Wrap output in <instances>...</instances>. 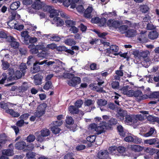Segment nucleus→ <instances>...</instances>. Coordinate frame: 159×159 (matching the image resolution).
<instances>
[{"instance_id": "obj_6", "label": "nucleus", "mask_w": 159, "mask_h": 159, "mask_svg": "<svg viewBox=\"0 0 159 159\" xmlns=\"http://www.w3.org/2000/svg\"><path fill=\"white\" fill-rule=\"evenodd\" d=\"M109 153L107 150H101L98 154V157L99 159H108L109 158Z\"/></svg>"}, {"instance_id": "obj_38", "label": "nucleus", "mask_w": 159, "mask_h": 159, "mask_svg": "<svg viewBox=\"0 0 159 159\" xmlns=\"http://www.w3.org/2000/svg\"><path fill=\"white\" fill-rule=\"evenodd\" d=\"M157 138H154L149 139H146L144 141V143L152 145L156 144Z\"/></svg>"}, {"instance_id": "obj_46", "label": "nucleus", "mask_w": 159, "mask_h": 159, "mask_svg": "<svg viewBox=\"0 0 159 159\" xmlns=\"http://www.w3.org/2000/svg\"><path fill=\"white\" fill-rule=\"evenodd\" d=\"M104 17L106 18H108L109 17H111L113 15L116 16V11H114L112 12H105L103 14Z\"/></svg>"}, {"instance_id": "obj_59", "label": "nucleus", "mask_w": 159, "mask_h": 159, "mask_svg": "<svg viewBox=\"0 0 159 159\" xmlns=\"http://www.w3.org/2000/svg\"><path fill=\"white\" fill-rule=\"evenodd\" d=\"M64 159H74L73 157V154L71 152H69L66 154Z\"/></svg>"}, {"instance_id": "obj_2", "label": "nucleus", "mask_w": 159, "mask_h": 159, "mask_svg": "<svg viewBox=\"0 0 159 159\" xmlns=\"http://www.w3.org/2000/svg\"><path fill=\"white\" fill-rule=\"evenodd\" d=\"M133 54L134 56L139 58L142 57L144 58L150 55V52L148 50L140 51L139 50H136L134 52Z\"/></svg>"}, {"instance_id": "obj_45", "label": "nucleus", "mask_w": 159, "mask_h": 159, "mask_svg": "<svg viewBox=\"0 0 159 159\" xmlns=\"http://www.w3.org/2000/svg\"><path fill=\"white\" fill-rule=\"evenodd\" d=\"M35 139V137L34 135L30 134L27 136L26 140L27 142L31 143L34 141Z\"/></svg>"}, {"instance_id": "obj_13", "label": "nucleus", "mask_w": 159, "mask_h": 159, "mask_svg": "<svg viewBox=\"0 0 159 159\" xmlns=\"http://www.w3.org/2000/svg\"><path fill=\"white\" fill-rule=\"evenodd\" d=\"M89 86L92 90L97 92H101L102 89V88L98 86L96 82L90 84Z\"/></svg>"}, {"instance_id": "obj_49", "label": "nucleus", "mask_w": 159, "mask_h": 159, "mask_svg": "<svg viewBox=\"0 0 159 159\" xmlns=\"http://www.w3.org/2000/svg\"><path fill=\"white\" fill-rule=\"evenodd\" d=\"M155 130L154 128H151L148 131L144 134V136L146 137H148L151 136L154 133Z\"/></svg>"}, {"instance_id": "obj_16", "label": "nucleus", "mask_w": 159, "mask_h": 159, "mask_svg": "<svg viewBox=\"0 0 159 159\" xmlns=\"http://www.w3.org/2000/svg\"><path fill=\"white\" fill-rule=\"evenodd\" d=\"M68 109L69 111L71 114L74 115L79 113V109L75 106L70 105Z\"/></svg>"}, {"instance_id": "obj_50", "label": "nucleus", "mask_w": 159, "mask_h": 159, "mask_svg": "<svg viewBox=\"0 0 159 159\" xmlns=\"http://www.w3.org/2000/svg\"><path fill=\"white\" fill-rule=\"evenodd\" d=\"M96 138V136L95 135H91L87 137L86 139L89 142L92 143L95 141Z\"/></svg>"}, {"instance_id": "obj_32", "label": "nucleus", "mask_w": 159, "mask_h": 159, "mask_svg": "<svg viewBox=\"0 0 159 159\" xmlns=\"http://www.w3.org/2000/svg\"><path fill=\"white\" fill-rule=\"evenodd\" d=\"M117 129L120 136L123 137L125 136V132L124 131L122 125H118L117 127Z\"/></svg>"}, {"instance_id": "obj_5", "label": "nucleus", "mask_w": 159, "mask_h": 159, "mask_svg": "<svg viewBox=\"0 0 159 159\" xmlns=\"http://www.w3.org/2000/svg\"><path fill=\"white\" fill-rule=\"evenodd\" d=\"M124 140L128 142H133L137 144L140 143L141 142V140L136 136L133 137L128 136L125 138Z\"/></svg>"}, {"instance_id": "obj_25", "label": "nucleus", "mask_w": 159, "mask_h": 159, "mask_svg": "<svg viewBox=\"0 0 159 159\" xmlns=\"http://www.w3.org/2000/svg\"><path fill=\"white\" fill-rule=\"evenodd\" d=\"M119 50V47L116 45H112L110 47V48L107 49L108 52L114 53V52H117Z\"/></svg>"}, {"instance_id": "obj_48", "label": "nucleus", "mask_w": 159, "mask_h": 159, "mask_svg": "<svg viewBox=\"0 0 159 159\" xmlns=\"http://www.w3.org/2000/svg\"><path fill=\"white\" fill-rule=\"evenodd\" d=\"M104 127L99 125V126H97L96 129H95V131L97 132V134H99L104 131Z\"/></svg>"}, {"instance_id": "obj_28", "label": "nucleus", "mask_w": 159, "mask_h": 159, "mask_svg": "<svg viewBox=\"0 0 159 159\" xmlns=\"http://www.w3.org/2000/svg\"><path fill=\"white\" fill-rule=\"evenodd\" d=\"M53 21L55 22H57V26H61L64 24V21L59 17H56L53 19Z\"/></svg>"}, {"instance_id": "obj_15", "label": "nucleus", "mask_w": 159, "mask_h": 159, "mask_svg": "<svg viewBox=\"0 0 159 159\" xmlns=\"http://www.w3.org/2000/svg\"><path fill=\"white\" fill-rule=\"evenodd\" d=\"M9 38V41L11 42V46L14 48H17L19 45V43L16 41H14L15 38L11 36H10Z\"/></svg>"}, {"instance_id": "obj_20", "label": "nucleus", "mask_w": 159, "mask_h": 159, "mask_svg": "<svg viewBox=\"0 0 159 159\" xmlns=\"http://www.w3.org/2000/svg\"><path fill=\"white\" fill-rule=\"evenodd\" d=\"M125 121L128 123H131L132 124L136 123V120L134 117H132L130 115H126L125 116Z\"/></svg>"}, {"instance_id": "obj_7", "label": "nucleus", "mask_w": 159, "mask_h": 159, "mask_svg": "<svg viewBox=\"0 0 159 159\" xmlns=\"http://www.w3.org/2000/svg\"><path fill=\"white\" fill-rule=\"evenodd\" d=\"M81 80L79 77H74L71 80H69L68 82V84L71 86H75V85L80 83Z\"/></svg>"}, {"instance_id": "obj_62", "label": "nucleus", "mask_w": 159, "mask_h": 159, "mask_svg": "<svg viewBox=\"0 0 159 159\" xmlns=\"http://www.w3.org/2000/svg\"><path fill=\"white\" fill-rule=\"evenodd\" d=\"M86 148V146L83 144L78 145L75 147V149L77 151H80Z\"/></svg>"}, {"instance_id": "obj_18", "label": "nucleus", "mask_w": 159, "mask_h": 159, "mask_svg": "<svg viewBox=\"0 0 159 159\" xmlns=\"http://www.w3.org/2000/svg\"><path fill=\"white\" fill-rule=\"evenodd\" d=\"M43 3L38 0L34 2L32 5V7L35 9L39 10L42 8Z\"/></svg>"}, {"instance_id": "obj_3", "label": "nucleus", "mask_w": 159, "mask_h": 159, "mask_svg": "<svg viewBox=\"0 0 159 159\" xmlns=\"http://www.w3.org/2000/svg\"><path fill=\"white\" fill-rule=\"evenodd\" d=\"M28 48L30 49V52L32 54H35L38 53L39 50H42L43 48V46L41 45L35 46L34 44H30L28 46Z\"/></svg>"}, {"instance_id": "obj_24", "label": "nucleus", "mask_w": 159, "mask_h": 159, "mask_svg": "<svg viewBox=\"0 0 159 159\" xmlns=\"http://www.w3.org/2000/svg\"><path fill=\"white\" fill-rule=\"evenodd\" d=\"M49 12L50 13V17L53 19L56 18V17H58L57 16L59 15V12L57 10L55 9H51Z\"/></svg>"}, {"instance_id": "obj_4", "label": "nucleus", "mask_w": 159, "mask_h": 159, "mask_svg": "<svg viewBox=\"0 0 159 159\" xmlns=\"http://www.w3.org/2000/svg\"><path fill=\"white\" fill-rule=\"evenodd\" d=\"M134 96L136 98V100L138 102L147 98L148 96L146 94L143 95L142 91L137 90L134 91Z\"/></svg>"}, {"instance_id": "obj_37", "label": "nucleus", "mask_w": 159, "mask_h": 159, "mask_svg": "<svg viewBox=\"0 0 159 159\" xmlns=\"http://www.w3.org/2000/svg\"><path fill=\"white\" fill-rule=\"evenodd\" d=\"M52 87V83L51 81H46L44 86H43V89L46 90H48Z\"/></svg>"}, {"instance_id": "obj_21", "label": "nucleus", "mask_w": 159, "mask_h": 159, "mask_svg": "<svg viewBox=\"0 0 159 159\" xmlns=\"http://www.w3.org/2000/svg\"><path fill=\"white\" fill-rule=\"evenodd\" d=\"M64 42L66 44L70 46L74 45L76 43V41L73 39L70 38H67L65 39Z\"/></svg>"}, {"instance_id": "obj_14", "label": "nucleus", "mask_w": 159, "mask_h": 159, "mask_svg": "<svg viewBox=\"0 0 159 159\" xmlns=\"http://www.w3.org/2000/svg\"><path fill=\"white\" fill-rule=\"evenodd\" d=\"M127 114V111L125 110L120 109L116 115L118 118L120 120H123L124 119V117Z\"/></svg>"}, {"instance_id": "obj_34", "label": "nucleus", "mask_w": 159, "mask_h": 159, "mask_svg": "<svg viewBox=\"0 0 159 159\" xmlns=\"http://www.w3.org/2000/svg\"><path fill=\"white\" fill-rule=\"evenodd\" d=\"M41 134L43 137H47L49 136L50 134V131L47 129L43 128L42 129L41 131Z\"/></svg>"}, {"instance_id": "obj_42", "label": "nucleus", "mask_w": 159, "mask_h": 159, "mask_svg": "<svg viewBox=\"0 0 159 159\" xmlns=\"http://www.w3.org/2000/svg\"><path fill=\"white\" fill-rule=\"evenodd\" d=\"M150 98H159V91L153 92L149 95Z\"/></svg>"}, {"instance_id": "obj_19", "label": "nucleus", "mask_w": 159, "mask_h": 159, "mask_svg": "<svg viewBox=\"0 0 159 159\" xmlns=\"http://www.w3.org/2000/svg\"><path fill=\"white\" fill-rule=\"evenodd\" d=\"M159 34L158 32L155 30H153L149 32L148 34V38L151 40H154L157 39Z\"/></svg>"}, {"instance_id": "obj_40", "label": "nucleus", "mask_w": 159, "mask_h": 159, "mask_svg": "<svg viewBox=\"0 0 159 159\" xmlns=\"http://www.w3.org/2000/svg\"><path fill=\"white\" fill-rule=\"evenodd\" d=\"M107 101L105 99H98L97 102V103L99 107L105 106L107 104Z\"/></svg>"}, {"instance_id": "obj_1", "label": "nucleus", "mask_w": 159, "mask_h": 159, "mask_svg": "<svg viewBox=\"0 0 159 159\" xmlns=\"http://www.w3.org/2000/svg\"><path fill=\"white\" fill-rule=\"evenodd\" d=\"M47 105L45 103H43L39 105L37 108L36 112L34 113V115L37 117L40 118L45 113V110Z\"/></svg>"}, {"instance_id": "obj_36", "label": "nucleus", "mask_w": 159, "mask_h": 159, "mask_svg": "<svg viewBox=\"0 0 159 159\" xmlns=\"http://www.w3.org/2000/svg\"><path fill=\"white\" fill-rule=\"evenodd\" d=\"M8 103H5L2 102H0V107L3 109L5 110V112L8 111V110H10L11 109L8 108Z\"/></svg>"}, {"instance_id": "obj_23", "label": "nucleus", "mask_w": 159, "mask_h": 159, "mask_svg": "<svg viewBox=\"0 0 159 159\" xmlns=\"http://www.w3.org/2000/svg\"><path fill=\"white\" fill-rule=\"evenodd\" d=\"M130 148L132 151L135 152H140L143 149V148L140 145H132Z\"/></svg>"}, {"instance_id": "obj_51", "label": "nucleus", "mask_w": 159, "mask_h": 159, "mask_svg": "<svg viewBox=\"0 0 159 159\" xmlns=\"http://www.w3.org/2000/svg\"><path fill=\"white\" fill-rule=\"evenodd\" d=\"M2 67L3 69L4 70H6L8 69L10 66L9 64L7 61H4L2 60Z\"/></svg>"}, {"instance_id": "obj_58", "label": "nucleus", "mask_w": 159, "mask_h": 159, "mask_svg": "<svg viewBox=\"0 0 159 159\" xmlns=\"http://www.w3.org/2000/svg\"><path fill=\"white\" fill-rule=\"evenodd\" d=\"M2 78L0 80V84H3L7 79V75L6 73H3L2 76Z\"/></svg>"}, {"instance_id": "obj_53", "label": "nucleus", "mask_w": 159, "mask_h": 159, "mask_svg": "<svg viewBox=\"0 0 159 159\" xmlns=\"http://www.w3.org/2000/svg\"><path fill=\"white\" fill-rule=\"evenodd\" d=\"M65 23L67 27H71L75 24V22L70 20H66Z\"/></svg>"}, {"instance_id": "obj_30", "label": "nucleus", "mask_w": 159, "mask_h": 159, "mask_svg": "<svg viewBox=\"0 0 159 159\" xmlns=\"http://www.w3.org/2000/svg\"><path fill=\"white\" fill-rule=\"evenodd\" d=\"M19 2H15L12 3L10 6V9L13 11L17 9L20 6Z\"/></svg>"}, {"instance_id": "obj_41", "label": "nucleus", "mask_w": 159, "mask_h": 159, "mask_svg": "<svg viewBox=\"0 0 159 159\" xmlns=\"http://www.w3.org/2000/svg\"><path fill=\"white\" fill-rule=\"evenodd\" d=\"M144 35V34L142 35L138 38V40L141 43H145L147 42L148 39L147 37H145Z\"/></svg>"}, {"instance_id": "obj_29", "label": "nucleus", "mask_w": 159, "mask_h": 159, "mask_svg": "<svg viewBox=\"0 0 159 159\" xmlns=\"http://www.w3.org/2000/svg\"><path fill=\"white\" fill-rule=\"evenodd\" d=\"M111 85L113 89H119V83L118 81L114 80H112Z\"/></svg>"}, {"instance_id": "obj_43", "label": "nucleus", "mask_w": 159, "mask_h": 159, "mask_svg": "<svg viewBox=\"0 0 159 159\" xmlns=\"http://www.w3.org/2000/svg\"><path fill=\"white\" fill-rule=\"evenodd\" d=\"M118 123V121L116 119L111 118L108 121V124L109 125L112 126L115 125Z\"/></svg>"}, {"instance_id": "obj_57", "label": "nucleus", "mask_w": 159, "mask_h": 159, "mask_svg": "<svg viewBox=\"0 0 159 159\" xmlns=\"http://www.w3.org/2000/svg\"><path fill=\"white\" fill-rule=\"evenodd\" d=\"M136 120V123H137L138 120H143L146 119V117L145 116H142L141 114L139 115H137L136 116L134 117Z\"/></svg>"}, {"instance_id": "obj_55", "label": "nucleus", "mask_w": 159, "mask_h": 159, "mask_svg": "<svg viewBox=\"0 0 159 159\" xmlns=\"http://www.w3.org/2000/svg\"><path fill=\"white\" fill-rule=\"evenodd\" d=\"M51 8V7L50 6H48L43 3L42 8L41 9H42L44 12L47 11H48L49 12V10Z\"/></svg>"}, {"instance_id": "obj_22", "label": "nucleus", "mask_w": 159, "mask_h": 159, "mask_svg": "<svg viewBox=\"0 0 159 159\" xmlns=\"http://www.w3.org/2000/svg\"><path fill=\"white\" fill-rule=\"evenodd\" d=\"M136 30L134 29L128 30L125 33V35L128 37H134L136 34Z\"/></svg>"}, {"instance_id": "obj_11", "label": "nucleus", "mask_w": 159, "mask_h": 159, "mask_svg": "<svg viewBox=\"0 0 159 159\" xmlns=\"http://www.w3.org/2000/svg\"><path fill=\"white\" fill-rule=\"evenodd\" d=\"M56 49L57 50L59 51H65L72 55H74L75 53V52L73 51L70 49H67V48L65 46H61L57 47Z\"/></svg>"}, {"instance_id": "obj_26", "label": "nucleus", "mask_w": 159, "mask_h": 159, "mask_svg": "<svg viewBox=\"0 0 159 159\" xmlns=\"http://www.w3.org/2000/svg\"><path fill=\"white\" fill-rule=\"evenodd\" d=\"M65 68L61 66L55 65L53 66V71L56 73H58L65 70Z\"/></svg>"}, {"instance_id": "obj_56", "label": "nucleus", "mask_w": 159, "mask_h": 159, "mask_svg": "<svg viewBox=\"0 0 159 159\" xmlns=\"http://www.w3.org/2000/svg\"><path fill=\"white\" fill-rule=\"evenodd\" d=\"M83 103V101L81 99L78 100L75 102V106L79 109L81 107Z\"/></svg>"}, {"instance_id": "obj_35", "label": "nucleus", "mask_w": 159, "mask_h": 159, "mask_svg": "<svg viewBox=\"0 0 159 159\" xmlns=\"http://www.w3.org/2000/svg\"><path fill=\"white\" fill-rule=\"evenodd\" d=\"M40 70V68L39 65L38 64L37 62L35 61L34 63L33 67V73H36L39 72Z\"/></svg>"}, {"instance_id": "obj_44", "label": "nucleus", "mask_w": 159, "mask_h": 159, "mask_svg": "<svg viewBox=\"0 0 159 159\" xmlns=\"http://www.w3.org/2000/svg\"><path fill=\"white\" fill-rule=\"evenodd\" d=\"M51 130L53 133L56 134H59L61 130V129L59 128L58 127H56L55 126H52Z\"/></svg>"}, {"instance_id": "obj_10", "label": "nucleus", "mask_w": 159, "mask_h": 159, "mask_svg": "<svg viewBox=\"0 0 159 159\" xmlns=\"http://www.w3.org/2000/svg\"><path fill=\"white\" fill-rule=\"evenodd\" d=\"M22 73H21L20 72V71L16 70L14 73L13 77H12L11 76L10 77H8L7 79V80L12 81L14 80H18L22 77Z\"/></svg>"}, {"instance_id": "obj_54", "label": "nucleus", "mask_w": 159, "mask_h": 159, "mask_svg": "<svg viewBox=\"0 0 159 159\" xmlns=\"http://www.w3.org/2000/svg\"><path fill=\"white\" fill-rule=\"evenodd\" d=\"M37 41V38L33 37H29V40H28V41L27 43H25L26 44L28 45L30 43V44H34V43L36 42Z\"/></svg>"}, {"instance_id": "obj_60", "label": "nucleus", "mask_w": 159, "mask_h": 159, "mask_svg": "<svg viewBox=\"0 0 159 159\" xmlns=\"http://www.w3.org/2000/svg\"><path fill=\"white\" fill-rule=\"evenodd\" d=\"M34 58L33 56H30L27 58V64L28 65H29L33 63L34 61Z\"/></svg>"}, {"instance_id": "obj_9", "label": "nucleus", "mask_w": 159, "mask_h": 159, "mask_svg": "<svg viewBox=\"0 0 159 159\" xmlns=\"http://www.w3.org/2000/svg\"><path fill=\"white\" fill-rule=\"evenodd\" d=\"M43 77L39 74L35 75L34 76V83L35 85H39L42 83Z\"/></svg>"}, {"instance_id": "obj_12", "label": "nucleus", "mask_w": 159, "mask_h": 159, "mask_svg": "<svg viewBox=\"0 0 159 159\" xmlns=\"http://www.w3.org/2000/svg\"><path fill=\"white\" fill-rule=\"evenodd\" d=\"M92 7L89 6L85 10L84 12V16L86 18L90 19L92 18V16L91 13L93 11Z\"/></svg>"}, {"instance_id": "obj_52", "label": "nucleus", "mask_w": 159, "mask_h": 159, "mask_svg": "<svg viewBox=\"0 0 159 159\" xmlns=\"http://www.w3.org/2000/svg\"><path fill=\"white\" fill-rule=\"evenodd\" d=\"M66 122L68 125H72L74 123V121L72 117L71 116L67 117L66 119Z\"/></svg>"}, {"instance_id": "obj_17", "label": "nucleus", "mask_w": 159, "mask_h": 159, "mask_svg": "<svg viewBox=\"0 0 159 159\" xmlns=\"http://www.w3.org/2000/svg\"><path fill=\"white\" fill-rule=\"evenodd\" d=\"M21 35L23 38L24 43H27L30 37L28 31L26 30L23 31L21 33Z\"/></svg>"}, {"instance_id": "obj_64", "label": "nucleus", "mask_w": 159, "mask_h": 159, "mask_svg": "<svg viewBox=\"0 0 159 159\" xmlns=\"http://www.w3.org/2000/svg\"><path fill=\"white\" fill-rule=\"evenodd\" d=\"M20 71H21L22 73H24L25 70L27 68V66L25 63H22L20 67Z\"/></svg>"}, {"instance_id": "obj_61", "label": "nucleus", "mask_w": 159, "mask_h": 159, "mask_svg": "<svg viewBox=\"0 0 159 159\" xmlns=\"http://www.w3.org/2000/svg\"><path fill=\"white\" fill-rule=\"evenodd\" d=\"M62 124V121H53L52 123V126H55L56 127H58L60 126Z\"/></svg>"}, {"instance_id": "obj_63", "label": "nucleus", "mask_w": 159, "mask_h": 159, "mask_svg": "<svg viewBox=\"0 0 159 159\" xmlns=\"http://www.w3.org/2000/svg\"><path fill=\"white\" fill-rule=\"evenodd\" d=\"M107 21V19L106 18L103 17L100 19V22L99 23L100 24V25L101 26H103L105 25Z\"/></svg>"}, {"instance_id": "obj_31", "label": "nucleus", "mask_w": 159, "mask_h": 159, "mask_svg": "<svg viewBox=\"0 0 159 159\" xmlns=\"http://www.w3.org/2000/svg\"><path fill=\"white\" fill-rule=\"evenodd\" d=\"M148 120L150 121L151 122H156L159 124V118L153 116L151 115L148 116L147 118Z\"/></svg>"}, {"instance_id": "obj_27", "label": "nucleus", "mask_w": 159, "mask_h": 159, "mask_svg": "<svg viewBox=\"0 0 159 159\" xmlns=\"http://www.w3.org/2000/svg\"><path fill=\"white\" fill-rule=\"evenodd\" d=\"M3 155L8 156H12L14 154V151L12 149H7L3 150L2 152Z\"/></svg>"}, {"instance_id": "obj_47", "label": "nucleus", "mask_w": 159, "mask_h": 159, "mask_svg": "<svg viewBox=\"0 0 159 159\" xmlns=\"http://www.w3.org/2000/svg\"><path fill=\"white\" fill-rule=\"evenodd\" d=\"M112 23V25H111V27H113L115 29L119 28L121 25V23L120 21L119 20H115Z\"/></svg>"}, {"instance_id": "obj_39", "label": "nucleus", "mask_w": 159, "mask_h": 159, "mask_svg": "<svg viewBox=\"0 0 159 159\" xmlns=\"http://www.w3.org/2000/svg\"><path fill=\"white\" fill-rule=\"evenodd\" d=\"M140 11L143 13H145L148 11L149 7L147 5H141L140 7Z\"/></svg>"}, {"instance_id": "obj_33", "label": "nucleus", "mask_w": 159, "mask_h": 159, "mask_svg": "<svg viewBox=\"0 0 159 159\" xmlns=\"http://www.w3.org/2000/svg\"><path fill=\"white\" fill-rule=\"evenodd\" d=\"M7 111H8L7 112V113L10 114L13 117H17L20 115L19 113L14 111L13 109H11L10 110H8Z\"/></svg>"}, {"instance_id": "obj_8", "label": "nucleus", "mask_w": 159, "mask_h": 159, "mask_svg": "<svg viewBox=\"0 0 159 159\" xmlns=\"http://www.w3.org/2000/svg\"><path fill=\"white\" fill-rule=\"evenodd\" d=\"M15 148L18 150H22L25 148H29V145H26V143L23 141L17 142L15 145Z\"/></svg>"}]
</instances>
